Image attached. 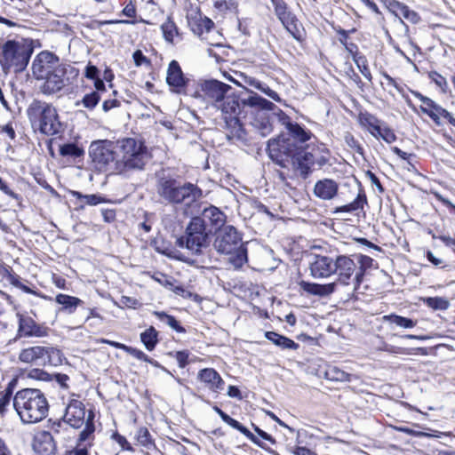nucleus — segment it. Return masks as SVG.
<instances>
[{"instance_id": "1", "label": "nucleus", "mask_w": 455, "mask_h": 455, "mask_svg": "<svg viewBox=\"0 0 455 455\" xmlns=\"http://www.w3.org/2000/svg\"><path fill=\"white\" fill-rule=\"evenodd\" d=\"M276 106L270 100L252 92L247 99L233 90L226 94L223 100L217 103L216 108L221 112V116L228 130V137L243 139L245 131L242 121L248 116H253L259 110L272 111Z\"/></svg>"}, {"instance_id": "2", "label": "nucleus", "mask_w": 455, "mask_h": 455, "mask_svg": "<svg viewBox=\"0 0 455 455\" xmlns=\"http://www.w3.org/2000/svg\"><path fill=\"white\" fill-rule=\"evenodd\" d=\"M274 151L275 164L282 168L294 171H317L330 160L331 152L324 143H309L297 148L293 143H285Z\"/></svg>"}, {"instance_id": "3", "label": "nucleus", "mask_w": 455, "mask_h": 455, "mask_svg": "<svg viewBox=\"0 0 455 455\" xmlns=\"http://www.w3.org/2000/svg\"><path fill=\"white\" fill-rule=\"evenodd\" d=\"M63 421L75 429H83L77 435V443L84 444L89 442V446L94 445L96 427L95 409H86L78 395L73 394L66 406Z\"/></svg>"}, {"instance_id": "4", "label": "nucleus", "mask_w": 455, "mask_h": 455, "mask_svg": "<svg viewBox=\"0 0 455 455\" xmlns=\"http://www.w3.org/2000/svg\"><path fill=\"white\" fill-rule=\"evenodd\" d=\"M13 408L23 423L33 424L46 418L49 411V403L41 390L23 388L14 395Z\"/></svg>"}, {"instance_id": "5", "label": "nucleus", "mask_w": 455, "mask_h": 455, "mask_svg": "<svg viewBox=\"0 0 455 455\" xmlns=\"http://www.w3.org/2000/svg\"><path fill=\"white\" fill-rule=\"evenodd\" d=\"M373 259L364 254L338 255L335 259L334 274L337 282L343 285L354 283L357 290L363 281L366 270L372 267Z\"/></svg>"}, {"instance_id": "6", "label": "nucleus", "mask_w": 455, "mask_h": 455, "mask_svg": "<svg viewBox=\"0 0 455 455\" xmlns=\"http://www.w3.org/2000/svg\"><path fill=\"white\" fill-rule=\"evenodd\" d=\"M213 246L218 252L230 255L229 260L235 268L242 267L248 261L247 247L233 226H228L216 233Z\"/></svg>"}, {"instance_id": "7", "label": "nucleus", "mask_w": 455, "mask_h": 455, "mask_svg": "<svg viewBox=\"0 0 455 455\" xmlns=\"http://www.w3.org/2000/svg\"><path fill=\"white\" fill-rule=\"evenodd\" d=\"M33 48L16 40H7L0 47V66L4 74H20L28 67Z\"/></svg>"}, {"instance_id": "8", "label": "nucleus", "mask_w": 455, "mask_h": 455, "mask_svg": "<svg viewBox=\"0 0 455 455\" xmlns=\"http://www.w3.org/2000/svg\"><path fill=\"white\" fill-rule=\"evenodd\" d=\"M28 115L32 123L37 124L41 133L54 136L63 131V124L56 108L52 104L34 100L28 108Z\"/></svg>"}, {"instance_id": "9", "label": "nucleus", "mask_w": 455, "mask_h": 455, "mask_svg": "<svg viewBox=\"0 0 455 455\" xmlns=\"http://www.w3.org/2000/svg\"><path fill=\"white\" fill-rule=\"evenodd\" d=\"M120 162L126 169L142 170L151 156L145 142L135 138H124L117 140Z\"/></svg>"}, {"instance_id": "10", "label": "nucleus", "mask_w": 455, "mask_h": 455, "mask_svg": "<svg viewBox=\"0 0 455 455\" xmlns=\"http://www.w3.org/2000/svg\"><path fill=\"white\" fill-rule=\"evenodd\" d=\"M211 235L212 229H207L204 219L193 217L187 226L185 234L178 238L177 243L181 247L185 246L194 254H200L202 249L208 246Z\"/></svg>"}, {"instance_id": "11", "label": "nucleus", "mask_w": 455, "mask_h": 455, "mask_svg": "<svg viewBox=\"0 0 455 455\" xmlns=\"http://www.w3.org/2000/svg\"><path fill=\"white\" fill-rule=\"evenodd\" d=\"M275 17L283 28L299 44L306 43L307 32L296 13L285 0H276L272 4Z\"/></svg>"}, {"instance_id": "12", "label": "nucleus", "mask_w": 455, "mask_h": 455, "mask_svg": "<svg viewBox=\"0 0 455 455\" xmlns=\"http://www.w3.org/2000/svg\"><path fill=\"white\" fill-rule=\"evenodd\" d=\"M356 122L362 130L370 133L377 140L392 144L397 140L393 128L367 109L360 107L357 109Z\"/></svg>"}, {"instance_id": "13", "label": "nucleus", "mask_w": 455, "mask_h": 455, "mask_svg": "<svg viewBox=\"0 0 455 455\" xmlns=\"http://www.w3.org/2000/svg\"><path fill=\"white\" fill-rule=\"evenodd\" d=\"M159 192L171 203L190 205L202 196V190L196 185L186 183L178 186L175 180H164L160 184Z\"/></svg>"}, {"instance_id": "14", "label": "nucleus", "mask_w": 455, "mask_h": 455, "mask_svg": "<svg viewBox=\"0 0 455 455\" xmlns=\"http://www.w3.org/2000/svg\"><path fill=\"white\" fill-rule=\"evenodd\" d=\"M411 92L420 101V114L427 116L436 126L449 125L455 128V116L453 113L419 92L412 91Z\"/></svg>"}, {"instance_id": "15", "label": "nucleus", "mask_w": 455, "mask_h": 455, "mask_svg": "<svg viewBox=\"0 0 455 455\" xmlns=\"http://www.w3.org/2000/svg\"><path fill=\"white\" fill-rule=\"evenodd\" d=\"M61 351L53 347L31 346L22 348L18 359L20 363L29 365L44 366L61 363Z\"/></svg>"}, {"instance_id": "16", "label": "nucleus", "mask_w": 455, "mask_h": 455, "mask_svg": "<svg viewBox=\"0 0 455 455\" xmlns=\"http://www.w3.org/2000/svg\"><path fill=\"white\" fill-rule=\"evenodd\" d=\"M287 134H281L275 139L268 141L267 150L269 157L275 163V156L274 151H277L276 148H281V145L285 143H293L297 148H302L307 141H309L314 134L310 130L304 128L299 124L293 122L290 124L287 128Z\"/></svg>"}, {"instance_id": "17", "label": "nucleus", "mask_w": 455, "mask_h": 455, "mask_svg": "<svg viewBox=\"0 0 455 455\" xmlns=\"http://www.w3.org/2000/svg\"><path fill=\"white\" fill-rule=\"evenodd\" d=\"M186 19L191 32L201 40H204L206 38L205 35L211 33L216 28L214 21L204 15L197 5H190L187 10Z\"/></svg>"}, {"instance_id": "18", "label": "nucleus", "mask_w": 455, "mask_h": 455, "mask_svg": "<svg viewBox=\"0 0 455 455\" xmlns=\"http://www.w3.org/2000/svg\"><path fill=\"white\" fill-rule=\"evenodd\" d=\"M233 88L223 82L217 80H205L199 84L197 89L194 92L195 98L210 101L215 108L226 94L231 92Z\"/></svg>"}, {"instance_id": "19", "label": "nucleus", "mask_w": 455, "mask_h": 455, "mask_svg": "<svg viewBox=\"0 0 455 455\" xmlns=\"http://www.w3.org/2000/svg\"><path fill=\"white\" fill-rule=\"evenodd\" d=\"M89 156L97 169L107 167L116 160L114 142L108 140L92 141L89 148Z\"/></svg>"}, {"instance_id": "20", "label": "nucleus", "mask_w": 455, "mask_h": 455, "mask_svg": "<svg viewBox=\"0 0 455 455\" xmlns=\"http://www.w3.org/2000/svg\"><path fill=\"white\" fill-rule=\"evenodd\" d=\"M18 331L20 338H45L48 337L52 329L46 323H37L28 314H17Z\"/></svg>"}, {"instance_id": "21", "label": "nucleus", "mask_w": 455, "mask_h": 455, "mask_svg": "<svg viewBox=\"0 0 455 455\" xmlns=\"http://www.w3.org/2000/svg\"><path fill=\"white\" fill-rule=\"evenodd\" d=\"M54 53L44 51L39 52L33 60L32 72L36 80H43L61 64Z\"/></svg>"}, {"instance_id": "22", "label": "nucleus", "mask_w": 455, "mask_h": 455, "mask_svg": "<svg viewBox=\"0 0 455 455\" xmlns=\"http://www.w3.org/2000/svg\"><path fill=\"white\" fill-rule=\"evenodd\" d=\"M166 84L172 92L177 94L186 93L189 79L186 76L180 63L176 60H172L168 65Z\"/></svg>"}, {"instance_id": "23", "label": "nucleus", "mask_w": 455, "mask_h": 455, "mask_svg": "<svg viewBox=\"0 0 455 455\" xmlns=\"http://www.w3.org/2000/svg\"><path fill=\"white\" fill-rule=\"evenodd\" d=\"M196 379L204 389H207L212 394L219 395L225 388V380L221 375L212 367L199 370Z\"/></svg>"}, {"instance_id": "24", "label": "nucleus", "mask_w": 455, "mask_h": 455, "mask_svg": "<svg viewBox=\"0 0 455 455\" xmlns=\"http://www.w3.org/2000/svg\"><path fill=\"white\" fill-rule=\"evenodd\" d=\"M0 275L4 279H6L12 286L21 290L25 293L34 295L44 300H53L52 297L45 295L39 290L33 289L28 285L25 284L24 283H22V278L14 272L13 268L11 266L7 264L0 265Z\"/></svg>"}, {"instance_id": "25", "label": "nucleus", "mask_w": 455, "mask_h": 455, "mask_svg": "<svg viewBox=\"0 0 455 455\" xmlns=\"http://www.w3.org/2000/svg\"><path fill=\"white\" fill-rule=\"evenodd\" d=\"M32 448L38 455H55L58 451L54 437L45 430L39 431L34 435Z\"/></svg>"}, {"instance_id": "26", "label": "nucleus", "mask_w": 455, "mask_h": 455, "mask_svg": "<svg viewBox=\"0 0 455 455\" xmlns=\"http://www.w3.org/2000/svg\"><path fill=\"white\" fill-rule=\"evenodd\" d=\"M67 74V69L64 65L59 66L54 71L50 72L49 76L44 77V83L41 86V92L44 94L51 95L61 91L64 86V76Z\"/></svg>"}, {"instance_id": "27", "label": "nucleus", "mask_w": 455, "mask_h": 455, "mask_svg": "<svg viewBox=\"0 0 455 455\" xmlns=\"http://www.w3.org/2000/svg\"><path fill=\"white\" fill-rule=\"evenodd\" d=\"M335 259L323 255H315L310 263V273L314 278H326L334 274Z\"/></svg>"}, {"instance_id": "28", "label": "nucleus", "mask_w": 455, "mask_h": 455, "mask_svg": "<svg viewBox=\"0 0 455 455\" xmlns=\"http://www.w3.org/2000/svg\"><path fill=\"white\" fill-rule=\"evenodd\" d=\"M207 403L212 405L213 411L220 415L221 419L227 423L228 426L236 429L240 433H242L246 438H248L254 444L258 445L260 448H265L264 443L254 435L252 434L247 427L242 425L239 421L230 417L224 411H222L218 405L212 404L210 401H207Z\"/></svg>"}, {"instance_id": "29", "label": "nucleus", "mask_w": 455, "mask_h": 455, "mask_svg": "<svg viewBox=\"0 0 455 455\" xmlns=\"http://www.w3.org/2000/svg\"><path fill=\"white\" fill-rule=\"evenodd\" d=\"M339 183L331 179H323L315 182L313 193L321 200H331L337 196Z\"/></svg>"}, {"instance_id": "30", "label": "nucleus", "mask_w": 455, "mask_h": 455, "mask_svg": "<svg viewBox=\"0 0 455 455\" xmlns=\"http://www.w3.org/2000/svg\"><path fill=\"white\" fill-rule=\"evenodd\" d=\"M201 219H204V223L211 227L210 229L215 231L222 230L221 228L225 225L227 216L218 207L211 205L204 209Z\"/></svg>"}, {"instance_id": "31", "label": "nucleus", "mask_w": 455, "mask_h": 455, "mask_svg": "<svg viewBox=\"0 0 455 455\" xmlns=\"http://www.w3.org/2000/svg\"><path fill=\"white\" fill-rule=\"evenodd\" d=\"M99 342L101 344L109 345L117 349H121V350L124 351L125 353L129 354L130 355H132V357L136 358L137 360H140V361H142L145 363H148L152 365L157 364L156 361L150 358L147 354H145L142 350H140L137 347L127 346L124 343H120L117 341H114V340H110V339H103V338L100 339L99 340Z\"/></svg>"}, {"instance_id": "32", "label": "nucleus", "mask_w": 455, "mask_h": 455, "mask_svg": "<svg viewBox=\"0 0 455 455\" xmlns=\"http://www.w3.org/2000/svg\"><path fill=\"white\" fill-rule=\"evenodd\" d=\"M300 290L303 292H306L308 295L315 296H327L334 292L335 291V283H326V284H319L315 283H310L304 280H301L298 283Z\"/></svg>"}, {"instance_id": "33", "label": "nucleus", "mask_w": 455, "mask_h": 455, "mask_svg": "<svg viewBox=\"0 0 455 455\" xmlns=\"http://www.w3.org/2000/svg\"><path fill=\"white\" fill-rule=\"evenodd\" d=\"M54 300L57 304L60 306L59 308V312L72 315L74 314L77 307L84 305V300L79 299L78 297L65 294V293H58Z\"/></svg>"}, {"instance_id": "34", "label": "nucleus", "mask_w": 455, "mask_h": 455, "mask_svg": "<svg viewBox=\"0 0 455 455\" xmlns=\"http://www.w3.org/2000/svg\"><path fill=\"white\" fill-rule=\"evenodd\" d=\"M334 31L338 35L339 42L344 46L346 51L350 54L351 58L353 56H356V54L360 53L361 51L357 44L353 42L350 37V35L356 31V28H353L351 29H344L340 26L333 28Z\"/></svg>"}, {"instance_id": "35", "label": "nucleus", "mask_w": 455, "mask_h": 455, "mask_svg": "<svg viewBox=\"0 0 455 455\" xmlns=\"http://www.w3.org/2000/svg\"><path fill=\"white\" fill-rule=\"evenodd\" d=\"M265 337L275 346L282 349H291L297 350L299 347V344L296 343L291 339L279 334L275 331H268L265 332Z\"/></svg>"}, {"instance_id": "36", "label": "nucleus", "mask_w": 455, "mask_h": 455, "mask_svg": "<svg viewBox=\"0 0 455 455\" xmlns=\"http://www.w3.org/2000/svg\"><path fill=\"white\" fill-rule=\"evenodd\" d=\"M161 31L164 40L170 44L174 43L175 37H178L180 40L182 39V33L180 32V29L172 16H168L165 21L161 25Z\"/></svg>"}, {"instance_id": "37", "label": "nucleus", "mask_w": 455, "mask_h": 455, "mask_svg": "<svg viewBox=\"0 0 455 455\" xmlns=\"http://www.w3.org/2000/svg\"><path fill=\"white\" fill-rule=\"evenodd\" d=\"M140 339L145 348L151 352L159 342V331L154 326H149L140 332Z\"/></svg>"}, {"instance_id": "38", "label": "nucleus", "mask_w": 455, "mask_h": 455, "mask_svg": "<svg viewBox=\"0 0 455 455\" xmlns=\"http://www.w3.org/2000/svg\"><path fill=\"white\" fill-rule=\"evenodd\" d=\"M15 383L13 380L10 381L3 389H0V415L4 416L13 401V391Z\"/></svg>"}, {"instance_id": "39", "label": "nucleus", "mask_w": 455, "mask_h": 455, "mask_svg": "<svg viewBox=\"0 0 455 455\" xmlns=\"http://www.w3.org/2000/svg\"><path fill=\"white\" fill-rule=\"evenodd\" d=\"M154 315L163 323L170 326L177 333H186L187 331L181 323L172 315L164 311H156Z\"/></svg>"}, {"instance_id": "40", "label": "nucleus", "mask_w": 455, "mask_h": 455, "mask_svg": "<svg viewBox=\"0 0 455 455\" xmlns=\"http://www.w3.org/2000/svg\"><path fill=\"white\" fill-rule=\"evenodd\" d=\"M367 204L366 195L358 193L356 197L349 204L336 207L334 212H353L358 210H363L364 205Z\"/></svg>"}, {"instance_id": "41", "label": "nucleus", "mask_w": 455, "mask_h": 455, "mask_svg": "<svg viewBox=\"0 0 455 455\" xmlns=\"http://www.w3.org/2000/svg\"><path fill=\"white\" fill-rule=\"evenodd\" d=\"M325 378L331 381L348 382L351 380V374L337 366H328L325 371Z\"/></svg>"}, {"instance_id": "42", "label": "nucleus", "mask_w": 455, "mask_h": 455, "mask_svg": "<svg viewBox=\"0 0 455 455\" xmlns=\"http://www.w3.org/2000/svg\"><path fill=\"white\" fill-rule=\"evenodd\" d=\"M353 61L356 65L357 68L361 72V74L363 76V77L370 83H372V75L369 67L368 60L366 56L360 52L356 54V56L352 57Z\"/></svg>"}, {"instance_id": "43", "label": "nucleus", "mask_w": 455, "mask_h": 455, "mask_svg": "<svg viewBox=\"0 0 455 455\" xmlns=\"http://www.w3.org/2000/svg\"><path fill=\"white\" fill-rule=\"evenodd\" d=\"M383 320L385 322L395 324L399 327L405 328V329L413 328L417 323L416 321H413L411 318H407V317L398 315L395 314H390V315H384Z\"/></svg>"}, {"instance_id": "44", "label": "nucleus", "mask_w": 455, "mask_h": 455, "mask_svg": "<svg viewBox=\"0 0 455 455\" xmlns=\"http://www.w3.org/2000/svg\"><path fill=\"white\" fill-rule=\"evenodd\" d=\"M135 439L138 444L151 449L156 446L151 434L146 427H140L136 433Z\"/></svg>"}, {"instance_id": "45", "label": "nucleus", "mask_w": 455, "mask_h": 455, "mask_svg": "<svg viewBox=\"0 0 455 455\" xmlns=\"http://www.w3.org/2000/svg\"><path fill=\"white\" fill-rule=\"evenodd\" d=\"M60 154L62 156H69L74 159L84 156V150L76 143H66L60 147Z\"/></svg>"}, {"instance_id": "46", "label": "nucleus", "mask_w": 455, "mask_h": 455, "mask_svg": "<svg viewBox=\"0 0 455 455\" xmlns=\"http://www.w3.org/2000/svg\"><path fill=\"white\" fill-rule=\"evenodd\" d=\"M190 355L191 353L188 349L169 351L166 353L167 356L176 359L178 366L180 369L186 368L191 363L189 359Z\"/></svg>"}, {"instance_id": "47", "label": "nucleus", "mask_w": 455, "mask_h": 455, "mask_svg": "<svg viewBox=\"0 0 455 455\" xmlns=\"http://www.w3.org/2000/svg\"><path fill=\"white\" fill-rule=\"evenodd\" d=\"M100 100L101 96L98 95V92H91L84 95L80 103L86 109L92 111L98 106Z\"/></svg>"}, {"instance_id": "48", "label": "nucleus", "mask_w": 455, "mask_h": 455, "mask_svg": "<svg viewBox=\"0 0 455 455\" xmlns=\"http://www.w3.org/2000/svg\"><path fill=\"white\" fill-rule=\"evenodd\" d=\"M423 302L428 307L434 310H445L449 307V302L441 297H428L423 299Z\"/></svg>"}, {"instance_id": "49", "label": "nucleus", "mask_w": 455, "mask_h": 455, "mask_svg": "<svg viewBox=\"0 0 455 455\" xmlns=\"http://www.w3.org/2000/svg\"><path fill=\"white\" fill-rule=\"evenodd\" d=\"M344 141L346 145L352 150L354 153L363 156L364 150L361 146L358 140L349 132H347L344 135Z\"/></svg>"}, {"instance_id": "50", "label": "nucleus", "mask_w": 455, "mask_h": 455, "mask_svg": "<svg viewBox=\"0 0 455 455\" xmlns=\"http://www.w3.org/2000/svg\"><path fill=\"white\" fill-rule=\"evenodd\" d=\"M75 195L76 196L77 198L84 199L86 204H88V205H97L100 204L113 203V201H111L110 199H108L105 196H101L100 195L92 194V195L83 196L79 192H76Z\"/></svg>"}, {"instance_id": "51", "label": "nucleus", "mask_w": 455, "mask_h": 455, "mask_svg": "<svg viewBox=\"0 0 455 455\" xmlns=\"http://www.w3.org/2000/svg\"><path fill=\"white\" fill-rule=\"evenodd\" d=\"M0 135L7 140L8 145L16 140V132L13 127L12 122H9L4 125H0Z\"/></svg>"}, {"instance_id": "52", "label": "nucleus", "mask_w": 455, "mask_h": 455, "mask_svg": "<svg viewBox=\"0 0 455 455\" xmlns=\"http://www.w3.org/2000/svg\"><path fill=\"white\" fill-rule=\"evenodd\" d=\"M110 438L113 441H115L116 443H118L123 451H132V452L134 451L133 447L127 441L126 437L122 435L118 431H114L111 434Z\"/></svg>"}, {"instance_id": "53", "label": "nucleus", "mask_w": 455, "mask_h": 455, "mask_svg": "<svg viewBox=\"0 0 455 455\" xmlns=\"http://www.w3.org/2000/svg\"><path fill=\"white\" fill-rule=\"evenodd\" d=\"M213 6L220 12H227L236 8L237 3L235 0H215Z\"/></svg>"}, {"instance_id": "54", "label": "nucleus", "mask_w": 455, "mask_h": 455, "mask_svg": "<svg viewBox=\"0 0 455 455\" xmlns=\"http://www.w3.org/2000/svg\"><path fill=\"white\" fill-rule=\"evenodd\" d=\"M118 92L116 90H113L112 98L105 100L102 103V109L104 112H108L113 108H119L121 106V101L117 99Z\"/></svg>"}, {"instance_id": "55", "label": "nucleus", "mask_w": 455, "mask_h": 455, "mask_svg": "<svg viewBox=\"0 0 455 455\" xmlns=\"http://www.w3.org/2000/svg\"><path fill=\"white\" fill-rule=\"evenodd\" d=\"M132 59H133V61H134V64L136 67H141V66H146V67H151L152 66V62L150 60L149 58H148L146 55H144V53L142 52L141 50H136L133 53H132Z\"/></svg>"}, {"instance_id": "56", "label": "nucleus", "mask_w": 455, "mask_h": 455, "mask_svg": "<svg viewBox=\"0 0 455 455\" xmlns=\"http://www.w3.org/2000/svg\"><path fill=\"white\" fill-rule=\"evenodd\" d=\"M152 278L166 288L173 286V283L175 282L173 277L162 272H156L152 275Z\"/></svg>"}, {"instance_id": "57", "label": "nucleus", "mask_w": 455, "mask_h": 455, "mask_svg": "<svg viewBox=\"0 0 455 455\" xmlns=\"http://www.w3.org/2000/svg\"><path fill=\"white\" fill-rule=\"evenodd\" d=\"M403 18L407 20L411 24H418L421 20L420 15L415 12L414 10L410 9L408 5L403 8V13L401 15Z\"/></svg>"}, {"instance_id": "58", "label": "nucleus", "mask_w": 455, "mask_h": 455, "mask_svg": "<svg viewBox=\"0 0 455 455\" xmlns=\"http://www.w3.org/2000/svg\"><path fill=\"white\" fill-rule=\"evenodd\" d=\"M393 151L403 160H406L408 162L409 166H403V168H406L408 171H410V166L416 170V166L411 163L412 160L416 158V156L414 154L406 153L397 147H395L393 148Z\"/></svg>"}, {"instance_id": "59", "label": "nucleus", "mask_w": 455, "mask_h": 455, "mask_svg": "<svg viewBox=\"0 0 455 455\" xmlns=\"http://www.w3.org/2000/svg\"><path fill=\"white\" fill-rule=\"evenodd\" d=\"M427 76L433 83L442 89L446 88L448 85L446 78L437 71L433 70L428 72Z\"/></svg>"}, {"instance_id": "60", "label": "nucleus", "mask_w": 455, "mask_h": 455, "mask_svg": "<svg viewBox=\"0 0 455 455\" xmlns=\"http://www.w3.org/2000/svg\"><path fill=\"white\" fill-rule=\"evenodd\" d=\"M84 76L89 80L94 81L100 78V71L96 66L89 62L84 69Z\"/></svg>"}, {"instance_id": "61", "label": "nucleus", "mask_w": 455, "mask_h": 455, "mask_svg": "<svg viewBox=\"0 0 455 455\" xmlns=\"http://www.w3.org/2000/svg\"><path fill=\"white\" fill-rule=\"evenodd\" d=\"M405 6H406V4H404L403 3H401L397 0H391L388 2V4H387L388 10L397 17L402 15L403 8Z\"/></svg>"}, {"instance_id": "62", "label": "nucleus", "mask_w": 455, "mask_h": 455, "mask_svg": "<svg viewBox=\"0 0 455 455\" xmlns=\"http://www.w3.org/2000/svg\"><path fill=\"white\" fill-rule=\"evenodd\" d=\"M104 222L114 223L116 220V210L111 208H102L100 210Z\"/></svg>"}, {"instance_id": "63", "label": "nucleus", "mask_w": 455, "mask_h": 455, "mask_svg": "<svg viewBox=\"0 0 455 455\" xmlns=\"http://www.w3.org/2000/svg\"><path fill=\"white\" fill-rule=\"evenodd\" d=\"M0 190L4 194L7 195L8 196H10L15 200L21 199L20 195L16 194L13 190H12L10 188L7 180H4L1 177H0Z\"/></svg>"}, {"instance_id": "64", "label": "nucleus", "mask_w": 455, "mask_h": 455, "mask_svg": "<svg viewBox=\"0 0 455 455\" xmlns=\"http://www.w3.org/2000/svg\"><path fill=\"white\" fill-rule=\"evenodd\" d=\"M90 443L85 442L84 444H78L77 440L76 441V446L72 451L73 455H90L89 450L92 446H89Z\"/></svg>"}]
</instances>
